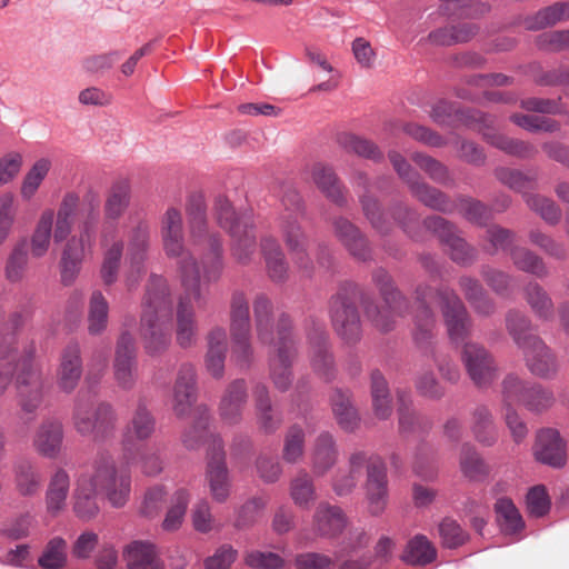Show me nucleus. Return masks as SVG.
Segmentation results:
<instances>
[{
    "mask_svg": "<svg viewBox=\"0 0 569 569\" xmlns=\"http://www.w3.org/2000/svg\"><path fill=\"white\" fill-rule=\"evenodd\" d=\"M289 490L292 501L301 509H310L317 499L313 479L306 470H300L291 479Z\"/></svg>",
    "mask_w": 569,
    "mask_h": 569,
    "instance_id": "680f3d73",
    "label": "nucleus"
},
{
    "mask_svg": "<svg viewBox=\"0 0 569 569\" xmlns=\"http://www.w3.org/2000/svg\"><path fill=\"white\" fill-rule=\"evenodd\" d=\"M28 315L23 311L13 312L2 332V378L16 376L17 389L22 410L34 412L43 400L44 379L41 370L32 362L34 346L18 347L17 336L23 327Z\"/></svg>",
    "mask_w": 569,
    "mask_h": 569,
    "instance_id": "f257e3e1",
    "label": "nucleus"
},
{
    "mask_svg": "<svg viewBox=\"0 0 569 569\" xmlns=\"http://www.w3.org/2000/svg\"><path fill=\"white\" fill-rule=\"evenodd\" d=\"M82 376V359L80 346L69 342L62 350L58 369V386L66 393L72 392Z\"/></svg>",
    "mask_w": 569,
    "mask_h": 569,
    "instance_id": "7c9ffc66",
    "label": "nucleus"
},
{
    "mask_svg": "<svg viewBox=\"0 0 569 569\" xmlns=\"http://www.w3.org/2000/svg\"><path fill=\"white\" fill-rule=\"evenodd\" d=\"M197 400V376L191 363L179 367L172 390V410L179 418L186 417Z\"/></svg>",
    "mask_w": 569,
    "mask_h": 569,
    "instance_id": "b1692460",
    "label": "nucleus"
},
{
    "mask_svg": "<svg viewBox=\"0 0 569 569\" xmlns=\"http://www.w3.org/2000/svg\"><path fill=\"white\" fill-rule=\"evenodd\" d=\"M113 375L118 386L124 390L132 389L137 382V348L132 335L127 329L117 340Z\"/></svg>",
    "mask_w": 569,
    "mask_h": 569,
    "instance_id": "a211bd4d",
    "label": "nucleus"
},
{
    "mask_svg": "<svg viewBox=\"0 0 569 569\" xmlns=\"http://www.w3.org/2000/svg\"><path fill=\"white\" fill-rule=\"evenodd\" d=\"M207 293L201 286V298H196L192 292L183 288L179 298L176 316V342L182 349H190L198 341V323L191 300L199 306L206 302Z\"/></svg>",
    "mask_w": 569,
    "mask_h": 569,
    "instance_id": "6ab92c4d",
    "label": "nucleus"
},
{
    "mask_svg": "<svg viewBox=\"0 0 569 569\" xmlns=\"http://www.w3.org/2000/svg\"><path fill=\"white\" fill-rule=\"evenodd\" d=\"M54 210L46 208L41 211L30 239V251L32 257H43L51 244L54 232Z\"/></svg>",
    "mask_w": 569,
    "mask_h": 569,
    "instance_id": "a18cd8bd",
    "label": "nucleus"
},
{
    "mask_svg": "<svg viewBox=\"0 0 569 569\" xmlns=\"http://www.w3.org/2000/svg\"><path fill=\"white\" fill-rule=\"evenodd\" d=\"M231 358L239 368H249L253 361L249 303L243 292L232 293L230 303Z\"/></svg>",
    "mask_w": 569,
    "mask_h": 569,
    "instance_id": "f8f14e48",
    "label": "nucleus"
},
{
    "mask_svg": "<svg viewBox=\"0 0 569 569\" xmlns=\"http://www.w3.org/2000/svg\"><path fill=\"white\" fill-rule=\"evenodd\" d=\"M372 281L378 287L385 305L380 308L373 303H366L365 315L377 330L389 332L395 329L396 319L405 316L409 302L383 268H377L372 272Z\"/></svg>",
    "mask_w": 569,
    "mask_h": 569,
    "instance_id": "9d476101",
    "label": "nucleus"
},
{
    "mask_svg": "<svg viewBox=\"0 0 569 569\" xmlns=\"http://www.w3.org/2000/svg\"><path fill=\"white\" fill-rule=\"evenodd\" d=\"M83 472L92 479L97 490L104 495L113 508L127 505L132 482L128 467L118 466L110 455L101 453L93 460L91 469Z\"/></svg>",
    "mask_w": 569,
    "mask_h": 569,
    "instance_id": "1a4fd4ad",
    "label": "nucleus"
},
{
    "mask_svg": "<svg viewBox=\"0 0 569 569\" xmlns=\"http://www.w3.org/2000/svg\"><path fill=\"white\" fill-rule=\"evenodd\" d=\"M172 301L167 280L151 274L142 303L140 335L144 350L154 357L164 352L171 343Z\"/></svg>",
    "mask_w": 569,
    "mask_h": 569,
    "instance_id": "7ed1b4c3",
    "label": "nucleus"
},
{
    "mask_svg": "<svg viewBox=\"0 0 569 569\" xmlns=\"http://www.w3.org/2000/svg\"><path fill=\"white\" fill-rule=\"evenodd\" d=\"M213 214L218 224L229 234H238V229L243 228L242 222L247 219L249 223H253L251 212L237 213L224 196H218L214 199Z\"/></svg>",
    "mask_w": 569,
    "mask_h": 569,
    "instance_id": "3c124183",
    "label": "nucleus"
},
{
    "mask_svg": "<svg viewBox=\"0 0 569 569\" xmlns=\"http://www.w3.org/2000/svg\"><path fill=\"white\" fill-rule=\"evenodd\" d=\"M421 287H428V284H421L418 288ZM429 288L431 289V293L426 298L427 306L430 308L429 300L436 296L440 302L449 339L453 343L465 341L470 336L472 325L463 302L458 295L448 287H440L437 291H433L430 286Z\"/></svg>",
    "mask_w": 569,
    "mask_h": 569,
    "instance_id": "ddd939ff",
    "label": "nucleus"
},
{
    "mask_svg": "<svg viewBox=\"0 0 569 569\" xmlns=\"http://www.w3.org/2000/svg\"><path fill=\"white\" fill-rule=\"evenodd\" d=\"M157 421L147 405L140 401L134 409L130 421L122 435V447L124 450L132 445V440L146 441L156 432Z\"/></svg>",
    "mask_w": 569,
    "mask_h": 569,
    "instance_id": "f704fd0d",
    "label": "nucleus"
},
{
    "mask_svg": "<svg viewBox=\"0 0 569 569\" xmlns=\"http://www.w3.org/2000/svg\"><path fill=\"white\" fill-rule=\"evenodd\" d=\"M437 558V549L423 535L413 536L406 545L401 560L410 566H427Z\"/></svg>",
    "mask_w": 569,
    "mask_h": 569,
    "instance_id": "8fccbe9b",
    "label": "nucleus"
},
{
    "mask_svg": "<svg viewBox=\"0 0 569 569\" xmlns=\"http://www.w3.org/2000/svg\"><path fill=\"white\" fill-rule=\"evenodd\" d=\"M52 163L49 158H40L31 166L24 174L20 187V196L23 200L29 201L36 196L47 178Z\"/></svg>",
    "mask_w": 569,
    "mask_h": 569,
    "instance_id": "0e129e2a",
    "label": "nucleus"
},
{
    "mask_svg": "<svg viewBox=\"0 0 569 569\" xmlns=\"http://www.w3.org/2000/svg\"><path fill=\"white\" fill-rule=\"evenodd\" d=\"M63 439L64 430L61 420L47 418L38 426L32 438V446L41 457L54 459L61 453Z\"/></svg>",
    "mask_w": 569,
    "mask_h": 569,
    "instance_id": "bb28decb",
    "label": "nucleus"
},
{
    "mask_svg": "<svg viewBox=\"0 0 569 569\" xmlns=\"http://www.w3.org/2000/svg\"><path fill=\"white\" fill-rule=\"evenodd\" d=\"M187 216L190 242L201 252L203 282H217L224 268L223 248L220 236L208 228L207 206L201 194L189 198Z\"/></svg>",
    "mask_w": 569,
    "mask_h": 569,
    "instance_id": "20e7f679",
    "label": "nucleus"
},
{
    "mask_svg": "<svg viewBox=\"0 0 569 569\" xmlns=\"http://www.w3.org/2000/svg\"><path fill=\"white\" fill-rule=\"evenodd\" d=\"M118 415L107 402L94 403L88 392L80 391L74 400L72 425L76 431L91 437L94 442H106L116 435Z\"/></svg>",
    "mask_w": 569,
    "mask_h": 569,
    "instance_id": "6e6552de",
    "label": "nucleus"
},
{
    "mask_svg": "<svg viewBox=\"0 0 569 569\" xmlns=\"http://www.w3.org/2000/svg\"><path fill=\"white\" fill-rule=\"evenodd\" d=\"M228 343L227 331L222 327L212 328L207 335V352L204 367L214 379H221L224 375Z\"/></svg>",
    "mask_w": 569,
    "mask_h": 569,
    "instance_id": "72a5a7b5",
    "label": "nucleus"
},
{
    "mask_svg": "<svg viewBox=\"0 0 569 569\" xmlns=\"http://www.w3.org/2000/svg\"><path fill=\"white\" fill-rule=\"evenodd\" d=\"M460 358L466 373L477 388L486 389L496 381L498 365L492 353L482 345L466 342Z\"/></svg>",
    "mask_w": 569,
    "mask_h": 569,
    "instance_id": "4468645a",
    "label": "nucleus"
},
{
    "mask_svg": "<svg viewBox=\"0 0 569 569\" xmlns=\"http://www.w3.org/2000/svg\"><path fill=\"white\" fill-rule=\"evenodd\" d=\"M90 189L94 190L93 188H89L86 192ZM84 197L86 196H83V198ZM80 201V194L74 190H68L62 194L58 209L54 211L53 240L56 243H60L70 238L78 213L79 220L81 219L84 199L82 200L81 209H79Z\"/></svg>",
    "mask_w": 569,
    "mask_h": 569,
    "instance_id": "393cba45",
    "label": "nucleus"
},
{
    "mask_svg": "<svg viewBox=\"0 0 569 569\" xmlns=\"http://www.w3.org/2000/svg\"><path fill=\"white\" fill-rule=\"evenodd\" d=\"M315 532L323 538H336L342 533L348 523L345 511L336 505L320 502L312 517Z\"/></svg>",
    "mask_w": 569,
    "mask_h": 569,
    "instance_id": "2f4dec72",
    "label": "nucleus"
},
{
    "mask_svg": "<svg viewBox=\"0 0 569 569\" xmlns=\"http://www.w3.org/2000/svg\"><path fill=\"white\" fill-rule=\"evenodd\" d=\"M331 224L335 237L351 257L363 262L372 259L370 242L355 223L345 217H336Z\"/></svg>",
    "mask_w": 569,
    "mask_h": 569,
    "instance_id": "5701e85b",
    "label": "nucleus"
},
{
    "mask_svg": "<svg viewBox=\"0 0 569 569\" xmlns=\"http://www.w3.org/2000/svg\"><path fill=\"white\" fill-rule=\"evenodd\" d=\"M98 495L92 479L81 472L76 479L72 492V511L78 519L90 521L97 518L100 512Z\"/></svg>",
    "mask_w": 569,
    "mask_h": 569,
    "instance_id": "c85d7f7f",
    "label": "nucleus"
},
{
    "mask_svg": "<svg viewBox=\"0 0 569 569\" xmlns=\"http://www.w3.org/2000/svg\"><path fill=\"white\" fill-rule=\"evenodd\" d=\"M470 431L475 439L487 447L498 440V428L492 410L483 403L476 405L470 411Z\"/></svg>",
    "mask_w": 569,
    "mask_h": 569,
    "instance_id": "ea45409f",
    "label": "nucleus"
},
{
    "mask_svg": "<svg viewBox=\"0 0 569 569\" xmlns=\"http://www.w3.org/2000/svg\"><path fill=\"white\" fill-rule=\"evenodd\" d=\"M160 236L166 256L176 259L182 288L201 298L200 269L193 253L184 244L183 220L180 210L170 207L160 221Z\"/></svg>",
    "mask_w": 569,
    "mask_h": 569,
    "instance_id": "423d86ee",
    "label": "nucleus"
},
{
    "mask_svg": "<svg viewBox=\"0 0 569 569\" xmlns=\"http://www.w3.org/2000/svg\"><path fill=\"white\" fill-rule=\"evenodd\" d=\"M307 338L310 345V363L313 371L326 382L336 377L333 356L329 349V336L321 321L310 319L307 326Z\"/></svg>",
    "mask_w": 569,
    "mask_h": 569,
    "instance_id": "f3484780",
    "label": "nucleus"
},
{
    "mask_svg": "<svg viewBox=\"0 0 569 569\" xmlns=\"http://www.w3.org/2000/svg\"><path fill=\"white\" fill-rule=\"evenodd\" d=\"M70 491V476L63 468H57L49 478L44 493L46 510L51 517L59 516L67 507Z\"/></svg>",
    "mask_w": 569,
    "mask_h": 569,
    "instance_id": "58836bf2",
    "label": "nucleus"
},
{
    "mask_svg": "<svg viewBox=\"0 0 569 569\" xmlns=\"http://www.w3.org/2000/svg\"><path fill=\"white\" fill-rule=\"evenodd\" d=\"M333 416L341 429L348 432L359 427L360 417L348 390L335 389L330 396Z\"/></svg>",
    "mask_w": 569,
    "mask_h": 569,
    "instance_id": "37998d69",
    "label": "nucleus"
},
{
    "mask_svg": "<svg viewBox=\"0 0 569 569\" xmlns=\"http://www.w3.org/2000/svg\"><path fill=\"white\" fill-rule=\"evenodd\" d=\"M311 177L316 186L333 203L342 207L347 203L340 182L333 169L321 162L311 168Z\"/></svg>",
    "mask_w": 569,
    "mask_h": 569,
    "instance_id": "de8ad7c7",
    "label": "nucleus"
},
{
    "mask_svg": "<svg viewBox=\"0 0 569 569\" xmlns=\"http://www.w3.org/2000/svg\"><path fill=\"white\" fill-rule=\"evenodd\" d=\"M252 307L258 340L262 345L274 343L277 347L276 355L269 359L270 379L276 389L284 392L292 385L291 366L297 355L291 320L286 313H281L276 323L272 301L264 293L256 296Z\"/></svg>",
    "mask_w": 569,
    "mask_h": 569,
    "instance_id": "f03ea898",
    "label": "nucleus"
},
{
    "mask_svg": "<svg viewBox=\"0 0 569 569\" xmlns=\"http://www.w3.org/2000/svg\"><path fill=\"white\" fill-rule=\"evenodd\" d=\"M16 490L22 497L36 496L42 485V475L38 467L28 459H19L12 466Z\"/></svg>",
    "mask_w": 569,
    "mask_h": 569,
    "instance_id": "79ce46f5",
    "label": "nucleus"
},
{
    "mask_svg": "<svg viewBox=\"0 0 569 569\" xmlns=\"http://www.w3.org/2000/svg\"><path fill=\"white\" fill-rule=\"evenodd\" d=\"M365 493L371 516H380L388 501L387 466L379 457H372L367 463Z\"/></svg>",
    "mask_w": 569,
    "mask_h": 569,
    "instance_id": "aec40b11",
    "label": "nucleus"
},
{
    "mask_svg": "<svg viewBox=\"0 0 569 569\" xmlns=\"http://www.w3.org/2000/svg\"><path fill=\"white\" fill-rule=\"evenodd\" d=\"M206 481L214 501L222 503L230 496L231 479L226 463L223 442L219 436H211L207 453Z\"/></svg>",
    "mask_w": 569,
    "mask_h": 569,
    "instance_id": "2eb2a0df",
    "label": "nucleus"
},
{
    "mask_svg": "<svg viewBox=\"0 0 569 569\" xmlns=\"http://www.w3.org/2000/svg\"><path fill=\"white\" fill-rule=\"evenodd\" d=\"M411 158L413 162L421 170H423L433 182L446 187H453L456 184L455 178L452 177L450 170L442 162L420 152L413 153Z\"/></svg>",
    "mask_w": 569,
    "mask_h": 569,
    "instance_id": "69168bd1",
    "label": "nucleus"
},
{
    "mask_svg": "<svg viewBox=\"0 0 569 569\" xmlns=\"http://www.w3.org/2000/svg\"><path fill=\"white\" fill-rule=\"evenodd\" d=\"M109 303L101 291H93L89 301L88 331L92 336L100 335L108 325Z\"/></svg>",
    "mask_w": 569,
    "mask_h": 569,
    "instance_id": "338daca9",
    "label": "nucleus"
},
{
    "mask_svg": "<svg viewBox=\"0 0 569 569\" xmlns=\"http://www.w3.org/2000/svg\"><path fill=\"white\" fill-rule=\"evenodd\" d=\"M431 293L429 287L416 289L417 311L415 313L413 340L421 353L433 361L441 378L450 383H458L461 373L452 358L438 350L435 341L436 316L427 306V296Z\"/></svg>",
    "mask_w": 569,
    "mask_h": 569,
    "instance_id": "0eeeda50",
    "label": "nucleus"
},
{
    "mask_svg": "<svg viewBox=\"0 0 569 569\" xmlns=\"http://www.w3.org/2000/svg\"><path fill=\"white\" fill-rule=\"evenodd\" d=\"M329 317L336 335L348 345L362 337L359 310L356 306V288L346 283L329 300Z\"/></svg>",
    "mask_w": 569,
    "mask_h": 569,
    "instance_id": "9b49d317",
    "label": "nucleus"
},
{
    "mask_svg": "<svg viewBox=\"0 0 569 569\" xmlns=\"http://www.w3.org/2000/svg\"><path fill=\"white\" fill-rule=\"evenodd\" d=\"M248 401V386L244 379L238 378L227 385L219 402V416L230 426L242 420V412Z\"/></svg>",
    "mask_w": 569,
    "mask_h": 569,
    "instance_id": "cd10ccee",
    "label": "nucleus"
},
{
    "mask_svg": "<svg viewBox=\"0 0 569 569\" xmlns=\"http://www.w3.org/2000/svg\"><path fill=\"white\" fill-rule=\"evenodd\" d=\"M128 569H163L154 545L136 540L127 545L122 552Z\"/></svg>",
    "mask_w": 569,
    "mask_h": 569,
    "instance_id": "a19ab883",
    "label": "nucleus"
},
{
    "mask_svg": "<svg viewBox=\"0 0 569 569\" xmlns=\"http://www.w3.org/2000/svg\"><path fill=\"white\" fill-rule=\"evenodd\" d=\"M533 453L539 462L552 468H562L567 462L566 443L560 433L551 428L537 433Z\"/></svg>",
    "mask_w": 569,
    "mask_h": 569,
    "instance_id": "c756f323",
    "label": "nucleus"
},
{
    "mask_svg": "<svg viewBox=\"0 0 569 569\" xmlns=\"http://www.w3.org/2000/svg\"><path fill=\"white\" fill-rule=\"evenodd\" d=\"M356 183L363 189L360 194V203L362 211L371 227L380 234H389L392 230V222L385 214L379 201L368 194L369 179L363 172H359L356 177Z\"/></svg>",
    "mask_w": 569,
    "mask_h": 569,
    "instance_id": "4c0bfd02",
    "label": "nucleus"
},
{
    "mask_svg": "<svg viewBox=\"0 0 569 569\" xmlns=\"http://www.w3.org/2000/svg\"><path fill=\"white\" fill-rule=\"evenodd\" d=\"M495 124L496 122L489 129L482 126V130H479L488 143L507 154L521 159H529L537 154L538 150L533 144L496 132Z\"/></svg>",
    "mask_w": 569,
    "mask_h": 569,
    "instance_id": "c03bdc74",
    "label": "nucleus"
},
{
    "mask_svg": "<svg viewBox=\"0 0 569 569\" xmlns=\"http://www.w3.org/2000/svg\"><path fill=\"white\" fill-rule=\"evenodd\" d=\"M532 383L516 373L506 375L500 383L501 408L522 406Z\"/></svg>",
    "mask_w": 569,
    "mask_h": 569,
    "instance_id": "864d4df0",
    "label": "nucleus"
},
{
    "mask_svg": "<svg viewBox=\"0 0 569 569\" xmlns=\"http://www.w3.org/2000/svg\"><path fill=\"white\" fill-rule=\"evenodd\" d=\"M459 466L462 475L471 481L481 480L489 473L487 463L470 442L461 446Z\"/></svg>",
    "mask_w": 569,
    "mask_h": 569,
    "instance_id": "052dcab7",
    "label": "nucleus"
},
{
    "mask_svg": "<svg viewBox=\"0 0 569 569\" xmlns=\"http://www.w3.org/2000/svg\"><path fill=\"white\" fill-rule=\"evenodd\" d=\"M303 216L280 214L278 219L279 230L289 251L309 246V238L302 229L299 219Z\"/></svg>",
    "mask_w": 569,
    "mask_h": 569,
    "instance_id": "13d9d810",
    "label": "nucleus"
},
{
    "mask_svg": "<svg viewBox=\"0 0 569 569\" xmlns=\"http://www.w3.org/2000/svg\"><path fill=\"white\" fill-rule=\"evenodd\" d=\"M523 299L533 315L542 321L555 318V305L547 290L537 281H529L522 289Z\"/></svg>",
    "mask_w": 569,
    "mask_h": 569,
    "instance_id": "49530a36",
    "label": "nucleus"
},
{
    "mask_svg": "<svg viewBox=\"0 0 569 569\" xmlns=\"http://www.w3.org/2000/svg\"><path fill=\"white\" fill-rule=\"evenodd\" d=\"M243 228L238 229V234H230L232 238V256L241 264L250 262L256 251V234L253 223L248 219L242 222Z\"/></svg>",
    "mask_w": 569,
    "mask_h": 569,
    "instance_id": "e2e57ef3",
    "label": "nucleus"
},
{
    "mask_svg": "<svg viewBox=\"0 0 569 569\" xmlns=\"http://www.w3.org/2000/svg\"><path fill=\"white\" fill-rule=\"evenodd\" d=\"M260 249L268 278L274 283H284L289 278V263L279 241L266 236L261 238Z\"/></svg>",
    "mask_w": 569,
    "mask_h": 569,
    "instance_id": "473e14b6",
    "label": "nucleus"
},
{
    "mask_svg": "<svg viewBox=\"0 0 569 569\" xmlns=\"http://www.w3.org/2000/svg\"><path fill=\"white\" fill-rule=\"evenodd\" d=\"M506 329L518 349H522L532 342L538 335L532 333V322L523 312L511 309L506 313Z\"/></svg>",
    "mask_w": 569,
    "mask_h": 569,
    "instance_id": "4d7b16f0",
    "label": "nucleus"
},
{
    "mask_svg": "<svg viewBox=\"0 0 569 569\" xmlns=\"http://www.w3.org/2000/svg\"><path fill=\"white\" fill-rule=\"evenodd\" d=\"M431 119L438 124H449L452 117H456L459 121L467 126L473 127L475 129L482 130L485 128H491L497 121L495 116L483 113L476 109H456L455 106L447 101L437 102L430 112Z\"/></svg>",
    "mask_w": 569,
    "mask_h": 569,
    "instance_id": "a878e982",
    "label": "nucleus"
},
{
    "mask_svg": "<svg viewBox=\"0 0 569 569\" xmlns=\"http://www.w3.org/2000/svg\"><path fill=\"white\" fill-rule=\"evenodd\" d=\"M68 563V542L60 536L47 541L40 556L38 566L41 569H63Z\"/></svg>",
    "mask_w": 569,
    "mask_h": 569,
    "instance_id": "bf43d9fd",
    "label": "nucleus"
},
{
    "mask_svg": "<svg viewBox=\"0 0 569 569\" xmlns=\"http://www.w3.org/2000/svg\"><path fill=\"white\" fill-rule=\"evenodd\" d=\"M150 247V226L147 221H139L129 232L128 257L131 271L126 283L129 290L134 289L144 273L143 262Z\"/></svg>",
    "mask_w": 569,
    "mask_h": 569,
    "instance_id": "412c9836",
    "label": "nucleus"
},
{
    "mask_svg": "<svg viewBox=\"0 0 569 569\" xmlns=\"http://www.w3.org/2000/svg\"><path fill=\"white\" fill-rule=\"evenodd\" d=\"M410 192L418 201L432 210L451 213L456 209V203L448 194L428 184L422 179L412 186Z\"/></svg>",
    "mask_w": 569,
    "mask_h": 569,
    "instance_id": "09e8293b",
    "label": "nucleus"
},
{
    "mask_svg": "<svg viewBox=\"0 0 569 569\" xmlns=\"http://www.w3.org/2000/svg\"><path fill=\"white\" fill-rule=\"evenodd\" d=\"M337 143L348 153L357 154L373 161L383 158L379 147L371 140L351 132H341L337 136Z\"/></svg>",
    "mask_w": 569,
    "mask_h": 569,
    "instance_id": "5fc2aeb1",
    "label": "nucleus"
},
{
    "mask_svg": "<svg viewBox=\"0 0 569 569\" xmlns=\"http://www.w3.org/2000/svg\"><path fill=\"white\" fill-rule=\"evenodd\" d=\"M423 226L448 247L450 258L456 263L468 266L476 260L477 250L459 234L452 222L440 216H430L423 220Z\"/></svg>",
    "mask_w": 569,
    "mask_h": 569,
    "instance_id": "dca6fc26",
    "label": "nucleus"
},
{
    "mask_svg": "<svg viewBox=\"0 0 569 569\" xmlns=\"http://www.w3.org/2000/svg\"><path fill=\"white\" fill-rule=\"evenodd\" d=\"M510 258L513 266L522 272L529 273L539 279L547 278L550 274L549 268L547 267L543 258L528 248H511Z\"/></svg>",
    "mask_w": 569,
    "mask_h": 569,
    "instance_id": "603ef678",
    "label": "nucleus"
},
{
    "mask_svg": "<svg viewBox=\"0 0 569 569\" xmlns=\"http://www.w3.org/2000/svg\"><path fill=\"white\" fill-rule=\"evenodd\" d=\"M252 396L259 429L268 435L276 432L282 423V416L273 410L268 387L262 382L254 383Z\"/></svg>",
    "mask_w": 569,
    "mask_h": 569,
    "instance_id": "e433bc0d",
    "label": "nucleus"
},
{
    "mask_svg": "<svg viewBox=\"0 0 569 569\" xmlns=\"http://www.w3.org/2000/svg\"><path fill=\"white\" fill-rule=\"evenodd\" d=\"M311 468L317 477L325 476L338 461L339 450L335 437L321 431L311 448Z\"/></svg>",
    "mask_w": 569,
    "mask_h": 569,
    "instance_id": "c9c22d12",
    "label": "nucleus"
},
{
    "mask_svg": "<svg viewBox=\"0 0 569 569\" xmlns=\"http://www.w3.org/2000/svg\"><path fill=\"white\" fill-rule=\"evenodd\" d=\"M306 432L299 425H292L286 431L282 448V459L287 463H298L305 455Z\"/></svg>",
    "mask_w": 569,
    "mask_h": 569,
    "instance_id": "774afa93",
    "label": "nucleus"
},
{
    "mask_svg": "<svg viewBox=\"0 0 569 569\" xmlns=\"http://www.w3.org/2000/svg\"><path fill=\"white\" fill-rule=\"evenodd\" d=\"M100 222V198L90 189L84 197L78 233L67 239L60 260V274L64 284H71L80 272L81 263L96 244Z\"/></svg>",
    "mask_w": 569,
    "mask_h": 569,
    "instance_id": "39448f33",
    "label": "nucleus"
},
{
    "mask_svg": "<svg viewBox=\"0 0 569 569\" xmlns=\"http://www.w3.org/2000/svg\"><path fill=\"white\" fill-rule=\"evenodd\" d=\"M131 200V188L128 181L113 183L104 201V217L107 220H118L128 209Z\"/></svg>",
    "mask_w": 569,
    "mask_h": 569,
    "instance_id": "6e6d98bb",
    "label": "nucleus"
},
{
    "mask_svg": "<svg viewBox=\"0 0 569 569\" xmlns=\"http://www.w3.org/2000/svg\"><path fill=\"white\" fill-rule=\"evenodd\" d=\"M521 350L529 372L540 379H552L559 370V362L552 349L540 338H532Z\"/></svg>",
    "mask_w": 569,
    "mask_h": 569,
    "instance_id": "4be33fe9",
    "label": "nucleus"
}]
</instances>
